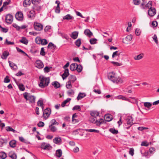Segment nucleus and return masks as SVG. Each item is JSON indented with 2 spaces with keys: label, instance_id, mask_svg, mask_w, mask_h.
<instances>
[{
  "label": "nucleus",
  "instance_id": "nucleus-59",
  "mask_svg": "<svg viewBox=\"0 0 159 159\" xmlns=\"http://www.w3.org/2000/svg\"><path fill=\"white\" fill-rule=\"evenodd\" d=\"M42 40L43 41H42L41 44V45H45L47 44L48 43L47 40L45 39H42Z\"/></svg>",
  "mask_w": 159,
  "mask_h": 159
},
{
  "label": "nucleus",
  "instance_id": "nucleus-12",
  "mask_svg": "<svg viewBox=\"0 0 159 159\" xmlns=\"http://www.w3.org/2000/svg\"><path fill=\"white\" fill-rule=\"evenodd\" d=\"M156 13V10L155 8L151 7L148 10V14L150 16H153Z\"/></svg>",
  "mask_w": 159,
  "mask_h": 159
},
{
  "label": "nucleus",
  "instance_id": "nucleus-17",
  "mask_svg": "<svg viewBox=\"0 0 159 159\" xmlns=\"http://www.w3.org/2000/svg\"><path fill=\"white\" fill-rule=\"evenodd\" d=\"M8 63L10 67H11V69H12L15 70H17L18 67L16 64L10 61H8Z\"/></svg>",
  "mask_w": 159,
  "mask_h": 159
},
{
  "label": "nucleus",
  "instance_id": "nucleus-39",
  "mask_svg": "<svg viewBox=\"0 0 159 159\" xmlns=\"http://www.w3.org/2000/svg\"><path fill=\"white\" fill-rule=\"evenodd\" d=\"M117 98L119 99H122L123 100H125L127 101H129L128 98H126L125 97L123 96L122 95H119L117 97Z\"/></svg>",
  "mask_w": 159,
  "mask_h": 159
},
{
  "label": "nucleus",
  "instance_id": "nucleus-29",
  "mask_svg": "<svg viewBox=\"0 0 159 159\" xmlns=\"http://www.w3.org/2000/svg\"><path fill=\"white\" fill-rule=\"evenodd\" d=\"M30 0H25L23 2V5L24 7H27L28 6L30 5Z\"/></svg>",
  "mask_w": 159,
  "mask_h": 159
},
{
  "label": "nucleus",
  "instance_id": "nucleus-53",
  "mask_svg": "<svg viewBox=\"0 0 159 159\" xmlns=\"http://www.w3.org/2000/svg\"><path fill=\"white\" fill-rule=\"evenodd\" d=\"M9 157L12 159H16L17 157L16 155L14 153H13L11 154H9Z\"/></svg>",
  "mask_w": 159,
  "mask_h": 159
},
{
  "label": "nucleus",
  "instance_id": "nucleus-11",
  "mask_svg": "<svg viewBox=\"0 0 159 159\" xmlns=\"http://www.w3.org/2000/svg\"><path fill=\"white\" fill-rule=\"evenodd\" d=\"M35 66L38 68L41 69L43 67V62L39 60H37L35 63Z\"/></svg>",
  "mask_w": 159,
  "mask_h": 159
},
{
  "label": "nucleus",
  "instance_id": "nucleus-42",
  "mask_svg": "<svg viewBox=\"0 0 159 159\" xmlns=\"http://www.w3.org/2000/svg\"><path fill=\"white\" fill-rule=\"evenodd\" d=\"M152 2L151 1H149L148 3L145 6L146 9L148 8H149L152 7Z\"/></svg>",
  "mask_w": 159,
  "mask_h": 159
},
{
  "label": "nucleus",
  "instance_id": "nucleus-54",
  "mask_svg": "<svg viewBox=\"0 0 159 159\" xmlns=\"http://www.w3.org/2000/svg\"><path fill=\"white\" fill-rule=\"evenodd\" d=\"M111 63L114 65L115 66H121L122 65V64L121 63H119L117 62H115V61H111Z\"/></svg>",
  "mask_w": 159,
  "mask_h": 159
},
{
  "label": "nucleus",
  "instance_id": "nucleus-25",
  "mask_svg": "<svg viewBox=\"0 0 159 159\" xmlns=\"http://www.w3.org/2000/svg\"><path fill=\"white\" fill-rule=\"evenodd\" d=\"M144 55V54L143 53H140L138 56L134 57V59L136 60H140L143 57Z\"/></svg>",
  "mask_w": 159,
  "mask_h": 159
},
{
  "label": "nucleus",
  "instance_id": "nucleus-28",
  "mask_svg": "<svg viewBox=\"0 0 159 159\" xmlns=\"http://www.w3.org/2000/svg\"><path fill=\"white\" fill-rule=\"evenodd\" d=\"M52 84L56 89L59 88L60 87V83L57 81H55L52 83Z\"/></svg>",
  "mask_w": 159,
  "mask_h": 159
},
{
  "label": "nucleus",
  "instance_id": "nucleus-61",
  "mask_svg": "<svg viewBox=\"0 0 159 159\" xmlns=\"http://www.w3.org/2000/svg\"><path fill=\"white\" fill-rule=\"evenodd\" d=\"M37 105L39 106H42L43 105V101L41 100H39L37 103Z\"/></svg>",
  "mask_w": 159,
  "mask_h": 159
},
{
  "label": "nucleus",
  "instance_id": "nucleus-43",
  "mask_svg": "<svg viewBox=\"0 0 159 159\" xmlns=\"http://www.w3.org/2000/svg\"><path fill=\"white\" fill-rule=\"evenodd\" d=\"M109 131L114 134H117L118 133V131L114 128H111L109 129Z\"/></svg>",
  "mask_w": 159,
  "mask_h": 159
},
{
  "label": "nucleus",
  "instance_id": "nucleus-18",
  "mask_svg": "<svg viewBox=\"0 0 159 159\" xmlns=\"http://www.w3.org/2000/svg\"><path fill=\"white\" fill-rule=\"evenodd\" d=\"M84 33L85 35L89 37H90L93 35V33L88 29L85 30L84 31Z\"/></svg>",
  "mask_w": 159,
  "mask_h": 159
},
{
  "label": "nucleus",
  "instance_id": "nucleus-26",
  "mask_svg": "<svg viewBox=\"0 0 159 159\" xmlns=\"http://www.w3.org/2000/svg\"><path fill=\"white\" fill-rule=\"evenodd\" d=\"M86 94L84 93H80L77 97V99L78 100H80L86 96Z\"/></svg>",
  "mask_w": 159,
  "mask_h": 159
},
{
  "label": "nucleus",
  "instance_id": "nucleus-34",
  "mask_svg": "<svg viewBox=\"0 0 159 159\" xmlns=\"http://www.w3.org/2000/svg\"><path fill=\"white\" fill-rule=\"evenodd\" d=\"M42 40L40 37H37L35 39V43L37 44H40L43 41Z\"/></svg>",
  "mask_w": 159,
  "mask_h": 159
},
{
  "label": "nucleus",
  "instance_id": "nucleus-56",
  "mask_svg": "<svg viewBox=\"0 0 159 159\" xmlns=\"http://www.w3.org/2000/svg\"><path fill=\"white\" fill-rule=\"evenodd\" d=\"M19 88L20 90L23 91L25 90L24 85L22 84H20L19 85Z\"/></svg>",
  "mask_w": 159,
  "mask_h": 159
},
{
  "label": "nucleus",
  "instance_id": "nucleus-20",
  "mask_svg": "<svg viewBox=\"0 0 159 159\" xmlns=\"http://www.w3.org/2000/svg\"><path fill=\"white\" fill-rule=\"evenodd\" d=\"M34 5L32 7V9L33 10H34L39 11L41 9V7L39 6L38 5H37L35 4H34Z\"/></svg>",
  "mask_w": 159,
  "mask_h": 159
},
{
  "label": "nucleus",
  "instance_id": "nucleus-50",
  "mask_svg": "<svg viewBox=\"0 0 159 159\" xmlns=\"http://www.w3.org/2000/svg\"><path fill=\"white\" fill-rule=\"evenodd\" d=\"M85 130L86 131L90 132H95L97 133H98L99 132V131L98 130L95 129H87Z\"/></svg>",
  "mask_w": 159,
  "mask_h": 159
},
{
  "label": "nucleus",
  "instance_id": "nucleus-52",
  "mask_svg": "<svg viewBox=\"0 0 159 159\" xmlns=\"http://www.w3.org/2000/svg\"><path fill=\"white\" fill-rule=\"evenodd\" d=\"M118 52V51H116L114 52L112 55V57L113 58L116 56H119L120 55V53Z\"/></svg>",
  "mask_w": 159,
  "mask_h": 159
},
{
  "label": "nucleus",
  "instance_id": "nucleus-46",
  "mask_svg": "<svg viewBox=\"0 0 159 159\" xmlns=\"http://www.w3.org/2000/svg\"><path fill=\"white\" fill-rule=\"evenodd\" d=\"M97 39H91L89 41L90 43L91 44H94L97 43Z\"/></svg>",
  "mask_w": 159,
  "mask_h": 159
},
{
  "label": "nucleus",
  "instance_id": "nucleus-57",
  "mask_svg": "<svg viewBox=\"0 0 159 159\" xmlns=\"http://www.w3.org/2000/svg\"><path fill=\"white\" fill-rule=\"evenodd\" d=\"M148 145L149 144L147 141H143L142 142L141 144V146H144L146 147L148 146Z\"/></svg>",
  "mask_w": 159,
  "mask_h": 159
},
{
  "label": "nucleus",
  "instance_id": "nucleus-22",
  "mask_svg": "<svg viewBox=\"0 0 159 159\" xmlns=\"http://www.w3.org/2000/svg\"><path fill=\"white\" fill-rule=\"evenodd\" d=\"M48 48L50 49L54 50L56 48V46L52 43L50 42L49 43Z\"/></svg>",
  "mask_w": 159,
  "mask_h": 159
},
{
  "label": "nucleus",
  "instance_id": "nucleus-40",
  "mask_svg": "<svg viewBox=\"0 0 159 159\" xmlns=\"http://www.w3.org/2000/svg\"><path fill=\"white\" fill-rule=\"evenodd\" d=\"M144 106L145 107H147L148 109H150L152 104L149 102H145L144 103Z\"/></svg>",
  "mask_w": 159,
  "mask_h": 159
},
{
  "label": "nucleus",
  "instance_id": "nucleus-44",
  "mask_svg": "<svg viewBox=\"0 0 159 159\" xmlns=\"http://www.w3.org/2000/svg\"><path fill=\"white\" fill-rule=\"evenodd\" d=\"M71 82L68 81L66 82V87L67 89H70L72 87Z\"/></svg>",
  "mask_w": 159,
  "mask_h": 159
},
{
  "label": "nucleus",
  "instance_id": "nucleus-45",
  "mask_svg": "<svg viewBox=\"0 0 159 159\" xmlns=\"http://www.w3.org/2000/svg\"><path fill=\"white\" fill-rule=\"evenodd\" d=\"M73 110H78L79 111H81V108L80 106L76 105L75 106L72 108Z\"/></svg>",
  "mask_w": 159,
  "mask_h": 159
},
{
  "label": "nucleus",
  "instance_id": "nucleus-21",
  "mask_svg": "<svg viewBox=\"0 0 159 159\" xmlns=\"http://www.w3.org/2000/svg\"><path fill=\"white\" fill-rule=\"evenodd\" d=\"M78 32L77 31H74L73 32L70 36L71 38L74 39H76L78 36Z\"/></svg>",
  "mask_w": 159,
  "mask_h": 159
},
{
  "label": "nucleus",
  "instance_id": "nucleus-13",
  "mask_svg": "<svg viewBox=\"0 0 159 159\" xmlns=\"http://www.w3.org/2000/svg\"><path fill=\"white\" fill-rule=\"evenodd\" d=\"M104 118L106 121L109 122L112 119V116L110 114L105 115Z\"/></svg>",
  "mask_w": 159,
  "mask_h": 159
},
{
  "label": "nucleus",
  "instance_id": "nucleus-48",
  "mask_svg": "<svg viewBox=\"0 0 159 159\" xmlns=\"http://www.w3.org/2000/svg\"><path fill=\"white\" fill-rule=\"evenodd\" d=\"M16 49L17 51L19 52H21L23 53L24 55L25 54L26 56H28V55L24 51H23L21 49L19 48L16 47Z\"/></svg>",
  "mask_w": 159,
  "mask_h": 159
},
{
  "label": "nucleus",
  "instance_id": "nucleus-16",
  "mask_svg": "<svg viewBox=\"0 0 159 159\" xmlns=\"http://www.w3.org/2000/svg\"><path fill=\"white\" fill-rule=\"evenodd\" d=\"M35 16V11L34 10H31L29 12L28 15V17L30 19H33L34 18Z\"/></svg>",
  "mask_w": 159,
  "mask_h": 159
},
{
  "label": "nucleus",
  "instance_id": "nucleus-5",
  "mask_svg": "<svg viewBox=\"0 0 159 159\" xmlns=\"http://www.w3.org/2000/svg\"><path fill=\"white\" fill-rule=\"evenodd\" d=\"M33 26L34 30L36 31H40L43 29V25L40 23L34 22Z\"/></svg>",
  "mask_w": 159,
  "mask_h": 159
},
{
  "label": "nucleus",
  "instance_id": "nucleus-15",
  "mask_svg": "<svg viewBox=\"0 0 159 159\" xmlns=\"http://www.w3.org/2000/svg\"><path fill=\"white\" fill-rule=\"evenodd\" d=\"M53 141L55 144H61V139L60 137H56L53 139Z\"/></svg>",
  "mask_w": 159,
  "mask_h": 159
},
{
  "label": "nucleus",
  "instance_id": "nucleus-64",
  "mask_svg": "<svg viewBox=\"0 0 159 159\" xmlns=\"http://www.w3.org/2000/svg\"><path fill=\"white\" fill-rule=\"evenodd\" d=\"M135 34L136 35L139 36L141 33V31L139 29H136L135 32Z\"/></svg>",
  "mask_w": 159,
  "mask_h": 159
},
{
  "label": "nucleus",
  "instance_id": "nucleus-6",
  "mask_svg": "<svg viewBox=\"0 0 159 159\" xmlns=\"http://www.w3.org/2000/svg\"><path fill=\"white\" fill-rule=\"evenodd\" d=\"M51 113V109L49 108H47L45 109L43 113V116L44 118L46 119L49 116Z\"/></svg>",
  "mask_w": 159,
  "mask_h": 159
},
{
  "label": "nucleus",
  "instance_id": "nucleus-32",
  "mask_svg": "<svg viewBox=\"0 0 159 159\" xmlns=\"http://www.w3.org/2000/svg\"><path fill=\"white\" fill-rule=\"evenodd\" d=\"M62 151L61 149H58L56 151V155L57 157H60L62 155Z\"/></svg>",
  "mask_w": 159,
  "mask_h": 159
},
{
  "label": "nucleus",
  "instance_id": "nucleus-58",
  "mask_svg": "<svg viewBox=\"0 0 159 159\" xmlns=\"http://www.w3.org/2000/svg\"><path fill=\"white\" fill-rule=\"evenodd\" d=\"M142 154L143 156H144L146 157V158H148L149 157V153L148 152H144L142 153H141Z\"/></svg>",
  "mask_w": 159,
  "mask_h": 159
},
{
  "label": "nucleus",
  "instance_id": "nucleus-2",
  "mask_svg": "<svg viewBox=\"0 0 159 159\" xmlns=\"http://www.w3.org/2000/svg\"><path fill=\"white\" fill-rule=\"evenodd\" d=\"M108 79L114 83L118 84L119 83H122L123 81L120 77H117L115 74H113V72L109 74L108 76Z\"/></svg>",
  "mask_w": 159,
  "mask_h": 159
},
{
  "label": "nucleus",
  "instance_id": "nucleus-47",
  "mask_svg": "<svg viewBox=\"0 0 159 159\" xmlns=\"http://www.w3.org/2000/svg\"><path fill=\"white\" fill-rule=\"evenodd\" d=\"M133 38V36L131 34H129L128 35H127L125 38L126 40L129 42Z\"/></svg>",
  "mask_w": 159,
  "mask_h": 159
},
{
  "label": "nucleus",
  "instance_id": "nucleus-1",
  "mask_svg": "<svg viewBox=\"0 0 159 159\" xmlns=\"http://www.w3.org/2000/svg\"><path fill=\"white\" fill-rule=\"evenodd\" d=\"M40 82L39 86L41 88H43L47 86L50 83V79L49 77H45L43 75L39 77Z\"/></svg>",
  "mask_w": 159,
  "mask_h": 159
},
{
  "label": "nucleus",
  "instance_id": "nucleus-27",
  "mask_svg": "<svg viewBox=\"0 0 159 159\" xmlns=\"http://www.w3.org/2000/svg\"><path fill=\"white\" fill-rule=\"evenodd\" d=\"M90 114L91 116L96 117L97 116H99V113L96 111H93L91 112Z\"/></svg>",
  "mask_w": 159,
  "mask_h": 159
},
{
  "label": "nucleus",
  "instance_id": "nucleus-31",
  "mask_svg": "<svg viewBox=\"0 0 159 159\" xmlns=\"http://www.w3.org/2000/svg\"><path fill=\"white\" fill-rule=\"evenodd\" d=\"M19 42L25 44H27L28 43V40L25 37H22V39L19 40Z\"/></svg>",
  "mask_w": 159,
  "mask_h": 159
},
{
  "label": "nucleus",
  "instance_id": "nucleus-4",
  "mask_svg": "<svg viewBox=\"0 0 159 159\" xmlns=\"http://www.w3.org/2000/svg\"><path fill=\"white\" fill-rule=\"evenodd\" d=\"M91 122L93 123H95L97 126H99L101 124H105L106 122L103 119L101 118L99 120H97L96 117H94L90 119Z\"/></svg>",
  "mask_w": 159,
  "mask_h": 159
},
{
  "label": "nucleus",
  "instance_id": "nucleus-62",
  "mask_svg": "<svg viewBox=\"0 0 159 159\" xmlns=\"http://www.w3.org/2000/svg\"><path fill=\"white\" fill-rule=\"evenodd\" d=\"M38 126L39 127H43L44 125V123L42 121H39L37 124Z\"/></svg>",
  "mask_w": 159,
  "mask_h": 159
},
{
  "label": "nucleus",
  "instance_id": "nucleus-60",
  "mask_svg": "<svg viewBox=\"0 0 159 159\" xmlns=\"http://www.w3.org/2000/svg\"><path fill=\"white\" fill-rule=\"evenodd\" d=\"M134 149L133 148H131L129 149V153L131 155L133 156L134 155Z\"/></svg>",
  "mask_w": 159,
  "mask_h": 159
},
{
  "label": "nucleus",
  "instance_id": "nucleus-55",
  "mask_svg": "<svg viewBox=\"0 0 159 159\" xmlns=\"http://www.w3.org/2000/svg\"><path fill=\"white\" fill-rule=\"evenodd\" d=\"M0 28L1 29V31L2 32H3L6 33L8 31V29L6 28L2 27L1 26V25H0Z\"/></svg>",
  "mask_w": 159,
  "mask_h": 159
},
{
  "label": "nucleus",
  "instance_id": "nucleus-19",
  "mask_svg": "<svg viewBox=\"0 0 159 159\" xmlns=\"http://www.w3.org/2000/svg\"><path fill=\"white\" fill-rule=\"evenodd\" d=\"M9 55V53L7 51H4L2 53L1 58L3 59H6Z\"/></svg>",
  "mask_w": 159,
  "mask_h": 159
},
{
  "label": "nucleus",
  "instance_id": "nucleus-10",
  "mask_svg": "<svg viewBox=\"0 0 159 159\" xmlns=\"http://www.w3.org/2000/svg\"><path fill=\"white\" fill-rule=\"evenodd\" d=\"M15 18L18 20L22 21L23 19V15L22 12L20 11L18 12L15 15Z\"/></svg>",
  "mask_w": 159,
  "mask_h": 159
},
{
  "label": "nucleus",
  "instance_id": "nucleus-30",
  "mask_svg": "<svg viewBox=\"0 0 159 159\" xmlns=\"http://www.w3.org/2000/svg\"><path fill=\"white\" fill-rule=\"evenodd\" d=\"M77 64L75 63L71 64L70 66V69L72 71L76 70V67Z\"/></svg>",
  "mask_w": 159,
  "mask_h": 159
},
{
  "label": "nucleus",
  "instance_id": "nucleus-23",
  "mask_svg": "<svg viewBox=\"0 0 159 159\" xmlns=\"http://www.w3.org/2000/svg\"><path fill=\"white\" fill-rule=\"evenodd\" d=\"M63 20H73L74 19V17L71 15L68 14L64 16L63 17Z\"/></svg>",
  "mask_w": 159,
  "mask_h": 159
},
{
  "label": "nucleus",
  "instance_id": "nucleus-33",
  "mask_svg": "<svg viewBox=\"0 0 159 159\" xmlns=\"http://www.w3.org/2000/svg\"><path fill=\"white\" fill-rule=\"evenodd\" d=\"M16 141L15 140H12L9 143L10 146L12 148H14L16 147Z\"/></svg>",
  "mask_w": 159,
  "mask_h": 159
},
{
  "label": "nucleus",
  "instance_id": "nucleus-37",
  "mask_svg": "<svg viewBox=\"0 0 159 159\" xmlns=\"http://www.w3.org/2000/svg\"><path fill=\"white\" fill-rule=\"evenodd\" d=\"M81 43V39H78L75 42V45L78 47L80 46Z\"/></svg>",
  "mask_w": 159,
  "mask_h": 159
},
{
  "label": "nucleus",
  "instance_id": "nucleus-14",
  "mask_svg": "<svg viewBox=\"0 0 159 159\" xmlns=\"http://www.w3.org/2000/svg\"><path fill=\"white\" fill-rule=\"evenodd\" d=\"M69 70L68 69H66L65 70L63 74L62 75L63 79H65L69 75Z\"/></svg>",
  "mask_w": 159,
  "mask_h": 159
},
{
  "label": "nucleus",
  "instance_id": "nucleus-49",
  "mask_svg": "<svg viewBox=\"0 0 159 159\" xmlns=\"http://www.w3.org/2000/svg\"><path fill=\"white\" fill-rule=\"evenodd\" d=\"M19 140L23 143H28L29 142L26 140L24 139L22 137H19Z\"/></svg>",
  "mask_w": 159,
  "mask_h": 159
},
{
  "label": "nucleus",
  "instance_id": "nucleus-8",
  "mask_svg": "<svg viewBox=\"0 0 159 159\" xmlns=\"http://www.w3.org/2000/svg\"><path fill=\"white\" fill-rule=\"evenodd\" d=\"M126 121L127 125L129 126V127H126L127 129H128L133 124V118L131 116H128L126 119Z\"/></svg>",
  "mask_w": 159,
  "mask_h": 159
},
{
  "label": "nucleus",
  "instance_id": "nucleus-35",
  "mask_svg": "<svg viewBox=\"0 0 159 159\" xmlns=\"http://www.w3.org/2000/svg\"><path fill=\"white\" fill-rule=\"evenodd\" d=\"M83 67L81 65L79 64L78 65L76 66V70L78 72H80L82 70Z\"/></svg>",
  "mask_w": 159,
  "mask_h": 159
},
{
  "label": "nucleus",
  "instance_id": "nucleus-24",
  "mask_svg": "<svg viewBox=\"0 0 159 159\" xmlns=\"http://www.w3.org/2000/svg\"><path fill=\"white\" fill-rule=\"evenodd\" d=\"M69 81H70L72 83H74L76 80V77L75 75H70L69 77Z\"/></svg>",
  "mask_w": 159,
  "mask_h": 159
},
{
  "label": "nucleus",
  "instance_id": "nucleus-7",
  "mask_svg": "<svg viewBox=\"0 0 159 159\" xmlns=\"http://www.w3.org/2000/svg\"><path fill=\"white\" fill-rule=\"evenodd\" d=\"M41 148L44 150H49L52 149V147L49 143H43L41 144Z\"/></svg>",
  "mask_w": 159,
  "mask_h": 159
},
{
  "label": "nucleus",
  "instance_id": "nucleus-9",
  "mask_svg": "<svg viewBox=\"0 0 159 159\" xmlns=\"http://www.w3.org/2000/svg\"><path fill=\"white\" fill-rule=\"evenodd\" d=\"M13 17L10 14H8L6 16V22L8 24H11L13 21Z\"/></svg>",
  "mask_w": 159,
  "mask_h": 159
},
{
  "label": "nucleus",
  "instance_id": "nucleus-38",
  "mask_svg": "<svg viewBox=\"0 0 159 159\" xmlns=\"http://www.w3.org/2000/svg\"><path fill=\"white\" fill-rule=\"evenodd\" d=\"M71 99L70 98H68L67 99H66V100L64 101L61 104V106L62 107H64L65 106L66 104L69 102L70 100Z\"/></svg>",
  "mask_w": 159,
  "mask_h": 159
},
{
  "label": "nucleus",
  "instance_id": "nucleus-51",
  "mask_svg": "<svg viewBox=\"0 0 159 159\" xmlns=\"http://www.w3.org/2000/svg\"><path fill=\"white\" fill-rule=\"evenodd\" d=\"M45 54L46 53L44 51V48L43 47L41 49L40 54L42 56H44L45 55Z\"/></svg>",
  "mask_w": 159,
  "mask_h": 159
},
{
  "label": "nucleus",
  "instance_id": "nucleus-41",
  "mask_svg": "<svg viewBox=\"0 0 159 159\" xmlns=\"http://www.w3.org/2000/svg\"><path fill=\"white\" fill-rule=\"evenodd\" d=\"M49 127L50 128V130L52 132H54L57 130L56 127L53 126V125H49Z\"/></svg>",
  "mask_w": 159,
  "mask_h": 159
},
{
  "label": "nucleus",
  "instance_id": "nucleus-36",
  "mask_svg": "<svg viewBox=\"0 0 159 159\" xmlns=\"http://www.w3.org/2000/svg\"><path fill=\"white\" fill-rule=\"evenodd\" d=\"M7 157V155L4 152H0V158L5 159Z\"/></svg>",
  "mask_w": 159,
  "mask_h": 159
},
{
  "label": "nucleus",
  "instance_id": "nucleus-3",
  "mask_svg": "<svg viewBox=\"0 0 159 159\" xmlns=\"http://www.w3.org/2000/svg\"><path fill=\"white\" fill-rule=\"evenodd\" d=\"M23 95L24 98L26 100H29L30 103H34L35 102L36 97L34 96L30 95L27 92L24 93Z\"/></svg>",
  "mask_w": 159,
  "mask_h": 159
},
{
  "label": "nucleus",
  "instance_id": "nucleus-63",
  "mask_svg": "<svg viewBox=\"0 0 159 159\" xmlns=\"http://www.w3.org/2000/svg\"><path fill=\"white\" fill-rule=\"evenodd\" d=\"M12 26L16 28L17 30L19 31L20 30V27L18 26L15 23L13 24L12 25Z\"/></svg>",
  "mask_w": 159,
  "mask_h": 159
}]
</instances>
